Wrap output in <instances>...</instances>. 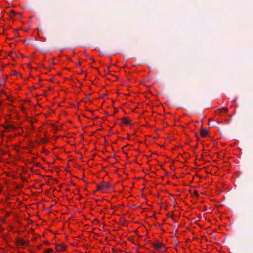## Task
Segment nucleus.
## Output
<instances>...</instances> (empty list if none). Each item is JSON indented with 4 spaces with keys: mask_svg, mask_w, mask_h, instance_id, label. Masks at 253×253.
<instances>
[{
    "mask_svg": "<svg viewBox=\"0 0 253 253\" xmlns=\"http://www.w3.org/2000/svg\"><path fill=\"white\" fill-rule=\"evenodd\" d=\"M208 129H203L201 131V135L203 137H206L208 135Z\"/></svg>",
    "mask_w": 253,
    "mask_h": 253,
    "instance_id": "obj_4",
    "label": "nucleus"
},
{
    "mask_svg": "<svg viewBox=\"0 0 253 253\" xmlns=\"http://www.w3.org/2000/svg\"><path fill=\"white\" fill-rule=\"evenodd\" d=\"M222 110L224 112H227L228 110V108H223L222 109Z\"/></svg>",
    "mask_w": 253,
    "mask_h": 253,
    "instance_id": "obj_10",
    "label": "nucleus"
},
{
    "mask_svg": "<svg viewBox=\"0 0 253 253\" xmlns=\"http://www.w3.org/2000/svg\"><path fill=\"white\" fill-rule=\"evenodd\" d=\"M123 95H129V94H127V93H123Z\"/></svg>",
    "mask_w": 253,
    "mask_h": 253,
    "instance_id": "obj_14",
    "label": "nucleus"
},
{
    "mask_svg": "<svg viewBox=\"0 0 253 253\" xmlns=\"http://www.w3.org/2000/svg\"><path fill=\"white\" fill-rule=\"evenodd\" d=\"M11 96H7V99L11 100Z\"/></svg>",
    "mask_w": 253,
    "mask_h": 253,
    "instance_id": "obj_11",
    "label": "nucleus"
},
{
    "mask_svg": "<svg viewBox=\"0 0 253 253\" xmlns=\"http://www.w3.org/2000/svg\"><path fill=\"white\" fill-rule=\"evenodd\" d=\"M14 74L15 75H18V74H19V73H18V72H16V71H14Z\"/></svg>",
    "mask_w": 253,
    "mask_h": 253,
    "instance_id": "obj_13",
    "label": "nucleus"
},
{
    "mask_svg": "<svg viewBox=\"0 0 253 253\" xmlns=\"http://www.w3.org/2000/svg\"><path fill=\"white\" fill-rule=\"evenodd\" d=\"M52 249H48L45 251V253H52Z\"/></svg>",
    "mask_w": 253,
    "mask_h": 253,
    "instance_id": "obj_7",
    "label": "nucleus"
},
{
    "mask_svg": "<svg viewBox=\"0 0 253 253\" xmlns=\"http://www.w3.org/2000/svg\"><path fill=\"white\" fill-rule=\"evenodd\" d=\"M17 243L22 246H25L28 245V242L22 238H19L17 239Z\"/></svg>",
    "mask_w": 253,
    "mask_h": 253,
    "instance_id": "obj_2",
    "label": "nucleus"
},
{
    "mask_svg": "<svg viewBox=\"0 0 253 253\" xmlns=\"http://www.w3.org/2000/svg\"><path fill=\"white\" fill-rule=\"evenodd\" d=\"M194 195L196 196V197H198L199 196V194H198V192L197 191H194Z\"/></svg>",
    "mask_w": 253,
    "mask_h": 253,
    "instance_id": "obj_9",
    "label": "nucleus"
},
{
    "mask_svg": "<svg viewBox=\"0 0 253 253\" xmlns=\"http://www.w3.org/2000/svg\"><path fill=\"white\" fill-rule=\"evenodd\" d=\"M122 121L126 124H129V120L127 117H123L122 118Z\"/></svg>",
    "mask_w": 253,
    "mask_h": 253,
    "instance_id": "obj_5",
    "label": "nucleus"
},
{
    "mask_svg": "<svg viewBox=\"0 0 253 253\" xmlns=\"http://www.w3.org/2000/svg\"><path fill=\"white\" fill-rule=\"evenodd\" d=\"M97 189L98 191L103 192V189H102L101 184H98L97 186Z\"/></svg>",
    "mask_w": 253,
    "mask_h": 253,
    "instance_id": "obj_6",
    "label": "nucleus"
},
{
    "mask_svg": "<svg viewBox=\"0 0 253 253\" xmlns=\"http://www.w3.org/2000/svg\"><path fill=\"white\" fill-rule=\"evenodd\" d=\"M162 246V244H161V243H158V244H156V247L157 248H160V247H161V246Z\"/></svg>",
    "mask_w": 253,
    "mask_h": 253,
    "instance_id": "obj_8",
    "label": "nucleus"
},
{
    "mask_svg": "<svg viewBox=\"0 0 253 253\" xmlns=\"http://www.w3.org/2000/svg\"><path fill=\"white\" fill-rule=\"evenodd\" d=\"M87 95H91V94H88Z\"/></svg>",
    "mask_w": 253,
    "mask_h": 253,
    "instance_id": "obj_18",
    "label": "nucleus"
},
{
    "mask_svg": "<svg viewBox=\"0 0 253 253\" xmlns=\"http://www.w3.org/2000/svg\"><path fill=\"white\" fill-rule=\"evenodd\" d=\"M145 209H146V210H147V211H148L149 209V208H144V207H143V212L145 210Z\"/></svg>",
    "mask_w": 253,
    "mask_h": 253,
    "instance_id": "obj_12",
    "label": "nucleus"
},
{
    "mask_svg": "<svg viewBox=\"0 0 253 253\" xmlns=\"http://www.w3.org/2000/svg\"><path fill=\"white\" fill-rule=\"evenodd\" d=\"M102 95H107V94H106V93H104V94H102Z\"/></svg>",
    "mask_w": 253,
    "mask_h": 253,
    "instance_id": "obj_16",
    "label": "nucleus"
},
{
    "mask_svg": "<svg viewBox=\"0 0 253 253\" xmlns=\"http://www.w3.org/2000/svg\"><path fill=\"white\" fill-rule=\"evenodd\" d=\"M87 96V98L89 99V96H90L89 95H88V96Z\"/></svg>",
    "mask_w": 253,
    "mask_h": 253,
    "instance_id": "obj_15",
    "label": "nucleus"
},
{
    "mask_svg": "<svg viewBox=\"0 0 253 253\" xmlns=\"http://www.w3.org/2000/svg\"><path fill=\"white\" fill-rule=\"evenodd\" d=\"M56 249L58 252H61L66 250V246L63 244H58L56 246Z\"/></svg>",
    "mask_w": 253,
    "mask_h": 253,
    "instance_id": "obj_3",
    "label": "nucleus"
},
{
    "mask_svg": "<svg viewBox=\"0 0 253 253\" xmlns=\"http://www.w3.org/2000/svg\"><path fill=\"white\" fill-rule=\"evenodd\" d=\"M143 203L144 204V199H143Z\"/></svg>",
    "mask_w": 253,
    "mask_h": 253,
    "instance_id": "obj_17",
    "label": "nucleus"
},
{
    "mask_svg": "<svg viewBox=\"0 0 253 253\" xmlns=\"http://www.w3.org/2000/svg\"><path fill=\"white\" fill-rule=\"evenodd\" d=\"M103 192H106L107 190L111 187V184L107 182H103L101 184Z\"/></svg>",
    "mask_w": 253,
    "mask_h": 253,
    "instance_id": "obj_1",
    "label": "nucleus"
}]
</instances>
